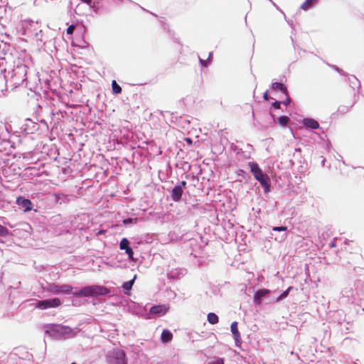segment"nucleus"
Here are the masks:
<instances>
[{"label": "nucleus", "mask_w": 364, "mask_h": 364, "mask_svg": "<svg viewBox=\"0 0 364 364\" xmlns=\"http://www.w3.org/2000/svg\"><path fill=\"white\" fill-rule=\"evenodd\" d=\"M47 289L48 291L53 294H73L75 296L77 297L97 296L100 295H105L109 292L108 289L106 287L98 285L85 287L78 291L73 292V287L71 285H58L55 284H51L48 287Z\"/></svg>", "instance_id": "1"}, {"label": "nucleus", "mask_w": 364, "mask_h": 364, "mask_svg": "<svg viewBox=\"0 0 364 364\" xmlns=\"http://www.w3.org/2000/svg\"><path fill=\"white\" fill-rule=\"evenodd\" d=\"M248 166L255 178L260 183L262 187L265 188V191H269V186L268 184L267 177L263 173V171L259 168V165L256 162L251 161L249 162Z\"/></svg>", "instance_id": "2"}, {"label": "nucleus", "mask_w": 364, "mask_h": 364, "mask_svg": "<svg viewBox=\"0 0 364 364\" xmlns=\"http://www.w3.org/2000/svg\"><path fill=\"white\" fill-rule=\"evenodd\" d=\"M109 364H127L126 355L120 349H114L108 357Z\"/></svg>", "instance_id": "3"}, {"label": "nucleus", "mask_w": 364, "mask_h": 364, "mask_svg": "<svg viewBox=\"0 0 364 364\" xmlns=\"http://www.w3.org/2000/svg\"><path fill=\"white\" fill-rule=\"evenodd\" d=\"M62 302L58 298L38 301L36 307L40 309L56 308L61 305Z\"/></svg>", "instance_id": "4"}, {"label": "nucleus", "mask_w": 364, "mask_h": 364, "mask_svg": "<svg viewBox=\"0 0 364 364\" xmlns=\"http://www.w3.org/2000/svg\"><path fill=\"white\" fill-rule=\"evenodd\" d=\"M121 250H125L126 253L128 255L129 259L133 258L134 252L129 247V241L127 238H123L119 244Z\"/></svg>", "instance_id": "5"}, {"label": "nucleus", "mask_w": 364, "mask_h": 364, "mask_svg": "<svg viewBox=\"0 0 364 364\" xmlns=\"http://www.w3.org/2000/svg\"><path fill=\"white\" fill-rule=\"evenodd\" d=\"M183 190L182 186H175L171 191V198L173 201L178 202L181 200Z\"/></svg>", "instance_id": "6"}, {"label": "nucleus", "mask_w": 364, "mask_h": 364, "mask_svg": "<svg viewBox=\"0 0 364 364\" xmlns=\"http://www.w3.org/2000/svg\"><path fill=\"white\" fill-rule=\"evenodd\" d=\"M17 203L25 208V211H29L32 209V203L30 200L26 199L23 197L17 198Z\"/></svg>", "instance_id": "7"}, {"label": "nucleus", "mask_w": 364, "mask_h": 364, "mask_svg": "<svg viewBox=\"0 0 364 364\" xmlns=\"http://www.w3.org/2000/svg\"><path fill=\"white\" fill-rule=\"evenodd\" d=\"M269 293V290H268V289L258 290L254 296L255 303L257 304H261V298L266 296Z\"/></svg>", "instance_id": "8"}, {"label": "nucleus", "mask_w": 364, "mask_h": 364, "mask_svg": "<svg viewBox=\"0 0 364 364\" xmlns=\"http://www.w3.org/2000/svg\"><path fill=\"white\" fill-rule=\"evenodd\" d=\"M230 328L236 343H239L240 341V333L237 328V322H232L231 323Z\"/></svg>", "instance_id": "9"}, {"label": "nucleus", "mask_w": 364, "mask_h": 364, "mask_svg": "<svg viewBox=\"0 0 364 364\" xmlns=\"http://www.w3.org/2000/svg\"><path fill=\"white\" fill-rule=\"evenodd\" d=\"M304 125L306 127L314 129H316L319 127L318 122L316 120L311 119V118L304 119Z\"/></svg>", "instance_id": "10"}, {"label": "nucleus", "mask_w": 364, "mask_h": 364, "mask_svg": "<svg viewBox=\"0 0 364 364\" xmlns=\"http://www.w3.org/2000/svg\"><path fill=\"white\" fill-rule=\"evenodd\" d=\"M161 338L163 343L169 342L173 338V334L169 330L164 329L161 333Z\"/></svg>", "instance_id": "11"}, {"label": "nucleus", "mask_w": 364, "mask_h": 364, "mask_svg": "<svg viewBox=\"0 0 364 364\" xmlns=\"http://www.w3.org/2000/svg\"><path fill=\"white\" fill-rule=\"evenodd\" d=\"M272 89L273 90H280L285 95H287V88L281 82H274L272 85Z\"/></svg>", "instance_id": "12"}, {"label": "nucleus", "mask_w": 364, "mask_h": 364, "mask_svg": "<svg viewBox=\"0 0 364 364\" xmlns=\"http://www.w3.org/2000/svg\"><path fill=\"white\" fill-rule=\"evenodd\" d=\"M150 312L154 314H164L166 312V309L161 305L154 306L151 308Z\"/></svg>", "instance_id": "13"}, {"label": "nucleus", "mask_w": 364, "mask_h": 364, "mask_svg": "<svg viewBox=\"0 0 364 364\" xmlns=\"http://www.w3.org/2000/svg\"><path fill=\"white\" fill-rule=\"evenodd\" d=\"M318 0H306L301 6V9L307 11L310 9Z\"/></svg>", "instance_id": "14"}, {"label": "nucleus", "mask_w": 364, "mask_h": 364, "mask_svg": "<svg viewBox=\"0 0 364 364\" xmlns=\"http://www.w3.org/2000/svg\"><path fill=\"white\" fill-rule=\"evenodd\" d=\"M207 319L210 324H216L219 321L218 316L214 313H209Z\"/></svg>", "instance_id": "15"}, {"label": "nucleus", "mask_w": 364, "mask_h": 364, "mask_svg": "<svg viewBox=\"0 0 364 364\" xmlns=\"http://www.w3.org/2000/svg\"><path fill=\"white\" fill-rule=\"evenodd\" d=\"M136 277V276L135 275L133 279L128 281V282H125L123 284L122 287L127 291H130L132 288L134 283V280H135Z\"/></svg>", "instance_id": "16"}, {"label": "nucleus", "mask_w": 364, "mask_h": 364, "mask_svg": "<svg viewBox=\"0 0 364 364\" xmlns=\"http://www.w3.org/2000/svg\"><path fill=\"white\" fill-rule=\"evenodd\" d=\"M112 88L114 94H120L122 92V87L115 80H113L112 82Z\"/></svg>", "instance_id": "17"}, {"label": "nucleus", "mask_w": 364, "mask_h": 364, "mask_svg": "<svg viewBox=\"0 0 364 364\" xmlns=\"http://www.w3.org/2000/svg\"><path fill=\"white\" fill-rule=\"evenodd\" d=\"M289 121V119L287 116H282L278 118V124L284 127L286 126Z\"/></svg>", "instance_id": "18"}, {"label": "nucleus", "mask_w": 364, "mask_h": 364, "mask_svg": "<svg viewBox=\"0 0 364 364\" xmlns=\"http://www.w3.org/2000/svg\"><path fill=\"white\" fill-rule=\"evenodd\" d=\"M9 235V230L5 226L0 224V237H7Z\"/></svg>", "instance_id": "19"}, {"label": "nucleus", "mask_w": 364, "mask_h": 364, "mask_svg": "<svg viewBox=\"0 0 364 364\" xmlns=\"http://www.w3.org/2000/svg\"><path fill=\"white\" fill-rule=\"evenodd\" d=\"M208 364H224V359L220 358H217L213 362L209 363Z\"/></svg>", "instance_id": "20"}, {"label": "nucleus", "mask_w": 364, "mask_h": 364, "mask_svg": "<svg viewBox=\"0 0 364 364\" xmlns=\"http://www.w3.org/2000/svg\"><path fill=\"white\" fill-rule=\"evenodd\" d=\"M291 287H289L287 290H285L279 297L277 298V300H279L281 298L287 297L289 294V291L291 290Z\"/></svg>", "instance_id": "21"}, {"label": "nucleus", "mask_w": 364, "mask_h": 364, "mask_svg": "<svg viewBox=\"0 0 364 364\" xmlns=\"http://www.w3.org/2000/svg\"><path fill=\"white\" fill-rule=\"evenodd\" d=\"M74 30H75V26L74 25H70L67 28L66 32H67L68 34L72 35L73 33V32H74Z\"/></svg>", "instance_id": "22"}, {"label": "nucleus", "mask_w": 364, "mask_h": 364, "mask_svg": "<svg viewBox=\"0 0 364 364\" xmlns=\"http://www.w3.org/2000/svg\"><path fill=\"white\" fill-rule=\"evenodd\" d=\"M272 230L274 231H286L287 228L286 226L274 227Z\"/></svg>", "instance_id": "23"}, {"label": "nucleus", "mask_w": 364, "mask_h": 364, "mask_svg": "<svg viewBox=\"0 0 364 364\" xmlns=\"http://www.w3.org/2000/svg\"><path fill=\"white\" fill-rule=\"evenodd\" d=\"M134 220L135 222H136L137 219H136V218H135V219H132V218H127V219H125V220H123V223H124V225L131 224V223H133V221H134Z\"/></svg>", "instance_id": "24"}, {"label": "nucleus", "mask_w": 364, "mask_h": 364, "mask_svg": "<svg viewBox=\"0 0 364 364\" xmlns=\"http://www.w3.org/2000/svg\"><path fill=\"white\" fill-rule=\"evenodd\" d=\"M286 100L282 102V103L285 105H288L289 104H290L291 102V99L290 97H289V94L287 93V95H286Z\"/></svg>", "instance_id": "25"}, {"label": "nucleus", "mask_w": 364, "mask_h": 364, "mask_svg": "<svg viewBox=\"0 0 364 364\" xmlns=\"http://www.w3.org/2000/svg\"><path fill=\"white\" fill-rule=\"evenodd\" d=\"M281 102L279 101H276L272 104V107L277 109L280 108Z\"/></svg>", "instance_id": "26"}, {"label": "nucleus", "mask_w": 364, "mask_h": 364, "mask_svg": "<svg viewBox=\"0 0 364 364\" xmlns=\"http://www.w3.org/2000/svg\"><path fill=\"white\" fill-rule=\"evenodd\" d=\"M184 140L187 142L188 144L192 145L193 141L191 138L186 137L184 139Z\"/></svg>", "instance_id": "27"}, {"label": "nucleus", "mask_w": 364, "mask_h": 364, "mask_svg": "<svg viewBox=\"0 0 364 364\" xmlns=\"http://www.w3.org/2000/svg\"><path fill=\"white\" fill-rule=\"evenodd\" d=\"M263 98L265 100H269V95H268V91H266L264 95H263Z\"/></svg>", "instance_id": "28"}, {"label": "nucleus", "mask_w": 364, "mask_h": 364, "mask_svg": "<svg viewBox=\"0 0 364 364\" xmlns=\"http://www.w3.org/2000/svg\"><path fill=\"white\" fill-rule=\"evenodd\" d=\"M179 186H182V189L186 188V182L185 181H183L181 182V185Z\"/></svg>", "instance_id": "29"}, {"label": "nucleus", "mask_w": 364, "mask_h": 364, "mask_svg": "<svg viewBox=\"0 0 364 364\" xmlns=\"http://www.w3.org/2000/svg\"><path fill=\"white\" fill-rule=\"evenodd\" d=\"M63 328L65 330V333H68L72 331L71 328L69 327H63Z\"/></svg>", "instance_id": "30"}, {"label": "nucleus", "mask_w": 364, "mask_h": 364, "mask_svg": "<svg viewBox=\"0 0 364 364\" xmlns=\"http://www.w3.org/2000/svg\"><path fill=\"white\" fill-rule=\"evenodd\" d=\"M26 79V75H23V78L22 79V81L25 80Z\"/></svg>", "instance_id": "31"}, {"label": "nucleus", "mask_w": 364, "mask_h": 364, "mask_svg": "<svg viewBox=\"0 0 364 364\" xmlns=\"http://www.w3.org/2000/svg\"><path fill=\"white\" fill-rule=\"evenodd\" d=\"M200 62H201L204 65H205V63H204V61H203V60H200Z\"/></svg>", "instance_id": "32"}, {"label": "nucleus", "mask_w": 364, "mask_h": 364, "mask_svg": "<svg viewBox=\"0 0 364 364\" xmlns=\"http://www.w3.org/2000/svg\"><path fill=\"white\" fill-rule=\"evenodd\" d=\"M104 232L103 230H100V231L99 232V234H102V232Z\"/></svg>", "instance_id": "33"}, {"label": "nucleus", "mask_w": 364, "mask_h": 364, "mask_svg": "<svg viewBox=\"0 0 364 364\" xmlns=\"http://www.w3.org/2000/svg\"><path fill=\"white\" fill-rule=\"evenodd\" d=\"M125 294H129L127 291L124 292Z\"/></svg>", "instance_id": "34"}, {"label": "nucleus", "mask_w": 364, "mask_h": 364, "mask_svg": "<svg viewBox=\"0 0 364 364\" xmlns=\"http://www.w3.org/2000/svg\"><path fill=\"white\" fill-rule=\"evenodd\" d=\"M71 364H77V363H75V362H73V363H72Z\"/></svg>", "instance_id": "35"}]
</instances>
